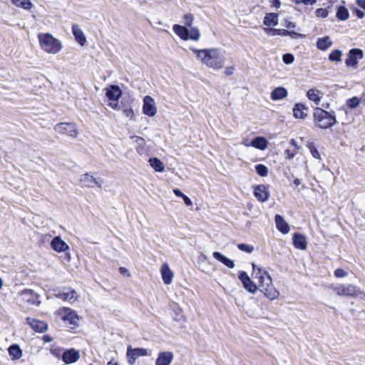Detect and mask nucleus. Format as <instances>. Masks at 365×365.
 Here are the masks:
<instances>
[{
    "label": "nucleus",
    "mask_w": 365,
    "mask_h": 365,
    "mask_svg": "<svg viewBox=\"0 0 365 365\" xmlns=\"http://www.w3.org/2000/svg\"><path fill=\"white\" fill-rule=\"evenodd\" d=\"M342 51L341 50H334L329 55V60L332 62H341Z\"/></svg>",
    "instance_id": "e433bc0d"
},
{
    "label": "nucleus",
    "mask_w": 365,
    "mask_h": 365,
    "mask_svg": "<svg viewBox=\"0 0 365 365\" xmlns=\"http://www.w3.org/2000/svg\"><path fill=\"white\" fill-rule=\"evenodd\" d=\"M332 44L333 42L329 36L319 38L317 41V47L321 51L327 50Z\"/></svg>",
    "instance_id": "7c9ffc66"
},
{
    "label": "nucleus",
    "mask_w": 365,
    "mask_h": 365,
    "mask_svg": "<svg viewBox=\"0 0 365 365\" xmlns=\"http://www.w3.org/2000/svg\"><path fill=\"white\" fill-rule=\"evenodd\" d=\"M363 51L359 48H351L345 60V64L348 67L356 69L358 67L359 60L363 58Z\"/></svg>",
    "instance_id": "9d476101"
},
{
    "label": "nucleus",
    "mask_w": 365,
    "mask_h": 365,
    "mask_svg": "<svg viewBox=\"0 0 365 365\" xmlns=\"http://www.w3.org/2000/svg\"><path fill=\"white\" fill-rule=\"evenodd\" d=\"M255 170L257 173L262 177H265L268 174V168L262 164L257 165L255 166Z\"/></svg>",
    "instance_id": "a19ab883"
},
{
    "label": "nucleus",
    "mask_w": 365,
    "mask_h": 365,
    "mask_svg": "<svg viewBox=\"0 0 365 365\" xmlns=\"http://www.w3.org/2000/svg\"><path fill=\"white\" fill-rule=\"evenodd\" d=\"M263 23L267 26H275L278 24V16L275 13L267 14L264 18Z\"/></svg>",
    "instance_id": "2f4dec72"
},
{
    "label": "nucleus",
    "mask_w": 365,
    "mask_h": 365,
    "mask_svg": "<svg viewBox=\"0 0 365 365\" xmlns=\"http://www.w3.org/2000/svg\"><path fill=\"white\" fill-rule=\"evenodd\" d=\"M354 13L359 19H363L365 16L364 12L358 9H355Z\"/></svg>",
    "instance_id": "5fc2aeb1"
},
{
    "label": "nucleus",
    "mask_w": 365,
    "mask_h": 365,
    "mask_svg": "<svg viewBox=\"0 0 365 365\" xmlns=\"http://www.w3.org/2000/svg\"><path fill=\"white\" fill-rule=\"evenodd\" d=\"M106 96L110 102L109 106L114 110L119 108L118 101L122 96V90L118 86L111 85L105 89Z\"/></svg>",
    "instance_id": "0eeeda50"
},
{
    "label": "nucleus",
    "mask_w": 365,
    "mask_h": 365,
    "mask_svg": "<svg viewBox=\"0 0 365 365\" xmlns=\"http://www.w3.org/2000/svg\"><path fill=\"white\" fill-rule=\"evenodd\" d=\"M54 130L60 134H65L71 138H76L78 131L76 125L71 123H61L54 126Z\"/></svg>",
    "instance_id": "6e6552de"
},
{
    "label": "nucleus",
    "mask_w": 365,
    "mask_h": 365,
    "mask_svg": "<svg viewBox=\"0 0 365 365\" xmlns=\"http://www.w3.org/2000/svg\"><path fill=\"white\" fill-rule=\"evenodd\" d=\"M56 314L60 317L70 328L73 329L78 326L79 321L78 316L76 312L71 309L61 307L56 312Z\"/></svg>",
    "instance_id": "423d86ee"
},
{
    "label": "nucleus",
    "mask_w": 365,
    "mask_h": 365,
    "mask_svg": "<svg viewBox=\"0 0 365 365\" xmlns=\"http://www.w3.org/2000/svg\"><path fill=\"white\" fill-rule=\"evenodd\" d=\"M252 275L258 284L257 289L268 299L271 300L277 299L279 296V292L274 287L272 279L268 272L263 267L257 266L255 263H252Z\"/></svg>",
    "instance_id": "f03ea898"
},
{
    "label": "nucleus",
    "mask_w": 365,
    "mask_h": 365,
    "mask_svg": "<svg viewBox=\"0 0 365 365\" xmlns=\"http://www.w3.org/2000/svg\"><path fill=\"white\" fill-rule=\"evenodd\" d=\"M173 192L178 197H182L185 195L179 189L177 188L173 190Z\"/></svg>",
    "instance_id": "bf43d9fd"
},
{
    "label": "nucleus",
    "mask_w": 365,
    "mask_h": 365,
    "mask_svg": "<svg viewBox=\"0 0 365 365\" xmlns=\"http://www.w3.org/2000/svg\"><path fill=\"white\" fill-rule=\"evenodd\" d=\"M38 39L41 48L47 53L56 54L63 48L61 41L51 34L41 33L38 35Z\"/></svg>",
    "instance_id": "7ed1b4c3"
},
{
    "label": "nucleus",
    "mask_w": 365,
    "mask_h": 365,
    "mask_svg": "<svg viewBox=\"0 0 365 365\" xmlns=\"http://www.w3.org/2000/svg\"><path fill=\"white\" fill-rule=\"evenodd\" d=\"M297 154V151H291L289 149H287L285 150V155H286V158L287 159H292Z\"/></svg>",
    "instance_id": "864d4df0"
},
{
    "label": "nucleus",
    "mask_w": 365,
    "mask_h": 365,
    "mask_svg": "<svg viewBox=\"0 0 365 365\" xmlns=\"http://www.w3.org/2000/svg\"><path fill=\"white\" fill-rule=\"evenodd\" d=\"M288 33L289 34H288L287 36H289L292 38H303V37H304V35L300 34H299L297 32H295V31H289Z\"/></svg>",
    "instance_id": "603ef678"
},
{
    "label": "nucleus",
    "mask_w": 365,
    "mask_h": 365,
    "mask_svg": "<svg viewBox=\"0 0 365 365\" xmlns=\"http://www.w3.org/2000/svg\"><path fill=\"white\" fill-rule=\"evenodd\" d=\"M182 198L187 206H191L192 205L191 200L185 195Z\"/></svg>",
    "instance_id": "6e6d98bb"
},
{
    "label": "nucleus",
    "mask_w": 365,
    "mask_h": 365,
    "mask_svg": "<svg viewBox=\"0 0 365 365\" xmlns=\"http://www.w3.org/2000/svg\"><path fill=\"white\" fill-rule=\"evenodd\" d=\"M237 247L240 250L245 252L247 253H251L254 250V247L252 245L244 243L237 245Z\"/></svg>",
    "instance_id": "37998d69"
},
{
    "label": "nucleus",
    "mask_w": 365,
    "mask_h": 365,
    "mask_svg": "<svg viewBox=\"0 0 365 365\" xmlns=\"http://www.w3.org/2000/svg\"><path fill=\"white\" fill-rule=\"evenodd\" d=\"M72 32L75 37L76 41L81 45L84 46L86 43V37L83 31L81 29L78 25H73L72 27Z\"/></svg>",
    "instance_id": "b1692460"
},
{
    "label": "nucleus",
    "mask_w": 365,
    "mask_h": 365,
    "mask_svg": "<svg viewBox=\"0 0 365 365\" xmlns=\"http://www.w3.org/2000/svg\"><path fill=\"white\" fill-rule=\"evenodd\" d=\"M80 356L79 351L75 349H70L63 352L62 360L67 364H73L80 359Z\"/></svg>",
    "instance_id": "dca6fc26"
},
{
    "label": "nucleus",
    "mask_w": 365,
    "mask_h": 365,
    "mask_svg": "<svg viewBox=\"0 0 365 365\" xmlns=\"http://www.w3.org/2000/svg\"><path fill=\"white\" fill-rule=\"evenodd\" d=\"M293 244L297 249L304 250L307 248V245L306 237L302 235L295 233L293 235Z\"/></svg>",
    "instance_id": "393cba45"
},
{
    "label": "nucleus",
    "mask_w": 365,
    "mask_h": 365,
    "mask_svg": "<svg viewBox=\"0 0 365 365\" xmlns=\"http://www.w3.org/2000/svg\"><path fill=\"white\" fill-rule=\"evenodd\" d=\"M309 100L314 101L315 105L319 106L322 98V93L317 89H309L307 93Z\"/></svg>",
    "instance_id": "c85d7f7f"
},
{
    "label": "nucleus",
    "mask_w": 365,
    "mask_h": 365,
    "mask_svg": "<svg viewBox=\"0 0 365 365\" xmlns=\"http://www.w3.org/2000/svg\"><path fill=\"white\" fill-rule=\"evenodd\" d=\"M9 354L12 359H19L22 356V351L19 346L16 344L11 345L9 348Z\"/></svg>",
    "instance_id": "f704fd0d"
},
{
    "label": "nucleus",
    "mask_w": 365,
    "mask_h": 365,
    "mask_svg": "<svg viewBox=\"0 0 365 365\" xmlns=\"http://www.w3.org/2000/svg\"><path fill=\"white\" fill-rule=\"evenodd\" d=\"M27 322L31 327L36 331L42 333L47 329V324L43 321L28 317Z\"/></svg>",
    "instance_id": "4be33fe9"
},
{
    "label": "nucleus",
    "mask_w": 365,
    "mask_h": 365,
    "mask_svg": "<svg viewBox=\"0 0 365 365\" xmlns=\"http://www.w3.org/2000/svg\"><path fill=\"white\" fill-rule=\"evenodd\" d=\"M332 290L338 295V296H346V297H359L362 294L364 295V293L361 292L360 289L354 284H339L334 286H332Z\"/></svg>",
    "instance_id": "39448f33"
},
{
    "label": "nucleus",
    "mask_w": 365,
    "mask_h": 365,
    "mask_svg": "<svg viewBox=\"0 0 365 365\" xmlns=\"http://www.w3.org/2000/svg\"><path fill=\"white\" fill-rule=\"evenodd\" d=\"M282 60H283V62L284 63H286V64H291V63H292L294 62V57L291 53H286V54L283 55Z\"/></svg>",
    "instance_id": "a18cd8bd"
},
{
    "label": "nucleus",
    "mask_w": 365,
    "mask_h": 365,
    "mask_svg": "<svg viewBox=\"0 0 365 365\" xmlns=\"http://www.w3.org/2000/svg\"><path fill=\"white\" fill-rule=\"evenodd\" d=\"M285 26L290 29L295 27V24L288 20H285Z\"/></svg>",
    "instance_id": "4d7b16f0"
},
{
    "label": "nucleus",
    "mask_w": 365,
    "mask_h": 365,
    "mask_svg": "<svg viewBox=\"0 0 365 365\" xmlns=\"http://www.w3.org/2000/svg\"><path fill=\"white\" fill-rule=\"evenodd\" d=\"M185 24L186 26H190L193 22V16L190 14L184 15Z\"/></svg>",
    "instance_id": "8fccbe9b"
},
{
    "label": "nucleus",
    "mask_w": 365,
    "mask_h": 365,
    "mask_svg": "<svg viewBox=\"0 0 365 365\" xmlns=\"http://www.w3.org/2000/svg\"><path fill=\"white\" fill-rule=\"evenodd\" d=\"M336 16L340 21H345L349 19V12L346 7L340 6L337 9Z\"/></svg>",
    "instance_id": "c9c22d12"
},
{
    "label": "nucleus",
    "mask_w": 365,
    "mask_h": 365,
    "mask_svg": "<svg viewBox=\"0 0 365 365\" xmlns=\"http://www.w3.org/2000/svg\"><path fill=\"white\" fill-rule=\"evenodd\" d=\"M313 118L315 126L323 130L331 128L336 123L334 115L320 108L314 109Z\"/></svg>",
    "instance_id": "20e7f679"
},
{
    "label": "nucleus",
    "mask_w": 365,
    "mask_h": 365,
    "mask_svg": "<svg viewBox=\"0 0 365 365\" xmlns=\"http://www.w3.org/2000/svg\"><path fill=\"white\" fill-rule=\"evenodd\" d=\"M11 2L16 7L29 11L34 7L30 0H11Z\"/></svg>",
    "instance_id": "473e14b6"
},
{
    "label": "nucleus",
    "mask_w": 365,
    "mask_h": 365,
    "mask_svg": "<svg viewBox=\"0 0 365 365\" xmlns=\"http://www.w3.org/2000/svg\"><path fill=\"white\" fill-rule=\"evenodd\" d=\"M200 37V33L197 28L191 27L189 30V38L193 41H198Z\"/></svg>",
    "instance_id": "58836bf2"
},
{
    "label": "nucleus",
    "mask_w": 365,
    "mask_h": 365,
    "mask_svg": "<svg viewBox=\"0 0 365 365\" xmlns=\"http://www.w3.org/2000/svg\"><path fill=\"white\" fill-rule=\"evenodd\" d=\"M264 31L268 34L272 35H279L282 36H285L288 35V30L286 29H264Z\"/></svg>",
    "instance_id": "4c0bfd02"
},
{
    "label": "nucleus",
    "mask_w": 365,
    "mask_h": 365,
    "mask_svg": "<svg viewBox=\"0 0 365 365\" xmlns=\"http://www.w3.org/2000/svg\"><path fill=\"white\" fill-rule=\"evenodd\" d=\"M356 4L365 10V0H356Z\"/></svg>",
    "instance_id": "13d9d810"
},
{
    "label": "nucleus",
    "mask_w": 365,
    "mask_h": 365,
    "mask_svg": "<svg viewBox=\"0 0 365 365\" xmlns=\"http://www.w3.org/2000/svg\"><path fill=\"white\" fill-rule=\"evenodd\" d=\"M359 100L356 97H354L347 101V105L351 108H355L356 107H357L359 106Z\"/></svg>",
    "instance_id": "49530a36"
},
{
    "label": "nucleus",
    "mask_w": 365,
    "mask_h": 365,
    "mask_svg": "<svg viewBox=\"0 0 365 365\" xmlns=\"http://www.w3.org/2000/svg\"><path fill=\"white\" fill-rule=\"evenodd\" d=\"M307 146L309 148L313 158H314L317 160H321L320 153L318 151V150L317 149V148L314 146L313 143H308Z\"/></svg>",
    "instance_id": "ea45409f"
},
{
    "label": "nucleus",
    "mask_w": 365,
    "mask_h": 365,
    "mask_svg": "<svg viewBox=\"0 0 365 365\" xmlns=\"http://www.w3.org/2000/svg\"><path fill=\"white\" fill-rule=\"evenodd\" d=\"M308 108L303 103H296L292 109L293 115L296 119H304L307 116Z\"/></svg>",
    "instance_id": "412c9836"
},
{
    "label": "nucleus",
    "mask_w": 365,
    "mask_h": 365,
    "mask_svg": "<svg viewBox=\"0 0 365 365\" xmlns=\"http://www.w3.org/2000/svg\"><path fill=\"white\" fill-rule=\"evenodd\" d=\"M292 2L299 4H303L304 5H313L316 4L317 0H291Z\"/></svg>",
    "instance_id": "09e8293b"
},
{
    "label": "nucleus",
    "mask_w": 365,
    "mask_h": 365,
    "mask_svg": "<svg viewBox=\"0 0 365 365\" xmlns=\"http://www.w3.org/2000/svg\"><path fill=\"white\" fill-rule=\"evenodd\" d=\"M51 246L58 252H65L69 249V246L59 236L53 237L51 242Z\"/></svg>",
    "instance_id": "aec40b11"
},
{
    "label": "nucleus",
    "mask_w": 365,
    "mask_h": 365,
    "mask_svg": "<svg viewBox=\"0 0 365 365\" xmlns=\"http://www.w3.org/2000/svg\"><path fill=\"white\" fill-rule=\"evenodd\" d=\"M174 358L171 351H162L158 354L155 365H170Z\"/></svg>",
    "instance_id": "a211bd4d"
},
{
    "label": "nucleus",
    "mask_w": 365,
    "mask_h": 365,
    "mask_svg": "<svg viewBox=\"0 0 365 365\" xmlns=\"http://www.w3.org/2000/svg\"><path fill=\"white\" fill-rule=\"evenodd\" d=\"M329 11L327 9H317L315 11L316 16L317 18H327L329 15Z\"/></svg>",
    "instance_id": "79ce46f5"
},
{
    "label": "nucleus",
    "mask_w": 365,
    "mask_h": 365,
    "mask_svg": "<svg viewBox=\"0 0 365 365\" xmlns=\"http://www.w3.org/2000/svg\"><path fill=\"white\" fill-rule=\"evenodd\" d=\"M132 138H136V142H137V143H140V142H143V141H144L143 138H140V137H138V136H133Z\"/></svg>",
    "instance_id": "0e129e2a"
},
{
    "label": "nucleus",
    "mask_w": 365,
    "mask_h": 365,
    "mask_svg": "<svg viewBox=\"0 0 365 365\" xmlns=\"http://www.w3.org/2000/svg\"><path fill=\"white\" fill-rule=\"evenodd\" d=\"M150 165L156 171V172H163L165 170V165L163 163L157 158H152L149 160Z\"/></svg>",
    "instance_id": "72a5a7b5"
},
{
    "label": "nucleus",
    "mask_w": 365,
    "mask_h": 365,
    "mask_svg": "<svg viewBox=\"0 0 365 365\" xmlns=\"http://www.w3.org/2000/svg\"><path fill=\"white\" fill-rule=\"evenodd\" d=\"M50 352L52 355L57 358L62 357V349L60 347L52 346L50 349Z\"/></svg>",
    "instance_id": "c03bdc74"
},
{
    "label": "nucleus",
    "mask_w": 365,
    "mask_h": 365,
    "mask_svg": "<svg viewBox=\"0 0 365 365\" xmlns=\"http://www.w3.org/2000/svg\"><path fill=\"white\" fill-rule=\"evenodd\" d=\"M160 273L163 282L165 284H170L174 277V273L170 269L168 263L165 262L163 264L160 269Z\"/></svg>",
    "instance_id": "6ab92c4d"
},
{
    "label": "nucleus",
    "mask_w": 365,
    "mask_h": 365,
    "mask_svg": "<svg viewBox=\"0 0 365 365\" xmlns=\"http://www.w3.org/2000/svg\"><path fill=\"white\" fill-rule=\"evenodd\" d=\"M213 257L217 261L222 262L228 268H233L235 267V262L232 259L227 258L225 255H222L219 252H214L212 254Z\"/></svg>",
    "instance_id": "cd10ccee"
},
{
    "label": "nucleus",
    "mask_w": 365,
    "mask_h": 365,
    "mask_svg": "<svg viewBox=\"0 0 365 365\" xmlns=\"http://www.w3.org/2000/svg\"><path fill=\"white\" fill-rule=\"evenodd\" d=\"M173 31L182 40L189 38V30L182 26L175 24L173 27Z\"/></svg>",
    "instance_id": "c756f323"
},
{
    "label": "nucleus",
    "mask_w": 365,
    "mask_h": 365,
    "mask_svg": "<svg viewBox=\"0 0 365 365\" xmlns=\"http://www.w3.org/2000/svg\"><path fill=\"white\" fill-rule=\"evenodd\" d=\"M348 273L343 269L338 268L334 271V276L337 278H344L346 277Z\"/></svg>",
    "instance_id": "de8ad7c7"
},
{
    "label": "nucleus",
    "mask_w": 365,
    "mask_h": 365,
    "mask_svg": "<svg viewBox=\"0 0 365 365\" xmlns=\"http://www.w3.org/2000/svg\"><path fill=\"white\" fill-rule=\"evenodd\" d=\"M250 146L260 150H264L268 146V141L264 137H256L250 143Z\"/></svg>",
    "instance_id": "a878e982"
},
{
    "label": "nucleus",
    "mask_w": 365,
    "mask_h": 365,
    "mask_svg": "<svg viewBox=\"0 0 365 365\" xmlns=\"http://www.w3.org/2000/svg\"><path fill=\"white\" fill-rule=\"evenodd\" d=\"M300 183H301L300 180H299V179H297H297H295V180H294V184L296 186L299 185H300Z\"/></svg>",
    "instance_id": "69168bd1"
},
{
    "label": "nucleus",
    "mask_w": 365,
    "mask_h": 365,
    "mask_svg": "<svg viewBox=\"0 0 365 365\" xmlns=\"http://www.w3.org/2000/svg\"><path fill=\"white\" fill-rule=\"evenodd\" d=\"M288 92L284 87H277L271 93L270 97L273 101H279L287 97Z\"/></svg>",
    "instance_id": "bb28decb"
},
{
    "label": "nucleus",
    "mask_w": 365,
    "mask_h": 365,
    "mask_svg": "<svg viewBox=\"0 0 365 365\" xmlns=\"http://www.w3.org/2000/svg\"><path fill=\"white\" fill-rule=\"evenodd\" d=\"M80 182L83 186L88 188H101L103 184V180L102 178H96L93 175L88 173L81 176Z\"/></svg>",
    "instance_id": "1a4fd4ad"
},
{
    "label": "nucleus",
    "mask_w": 365,
    "mask_h": 365,
    "mask_svg": "<svg viewBox=\"0 0 365 365\" xmlns=\"http://www.w3.org/2000/svg\"><path fill=\"white\" fill-rule=\"evenodd\" d=\"M239 279L242 282L243 287L249 292L254 294L257 290V286L251 280L246 272H241L239 274Z\"/></svg>",
    "instance_id": "2eb2a0df"
},
{
    "label": "nucleus",
    "mask_w": 365,
    "mask_h": 365,
    "mask_svg": "<svg viewBox=\"0 0 365 365\" xmlns=\"http://www.w3.org/2000/svg\"><path fill=\"white\" fill-rule=\"evenodd\" d=\"M197 60L206 67L213 69H222L225 64V51L219 48L197 49L190 48Z\"/></svg>",
    "instance_id": "f257e3e1"
},
{
    "label": "nucleus",
    "mask_w": 365,
    "mask_h": 365,
    "mask_svg": "<svg viewBox=\"0 0 365 365\" xmlns=\"http://www.w3.org/2000/svg\"><path fill=\"white\" fill-rule=\"evenodd\" d=\"M157 107L155 100L150 96H146L143 98V113L149 117H153L157 113Z\"/></svg>",
    "instance_id": "f8f14e48"
},
{
    "label": "nucleus",
    "mask_w": 365,
    "mask_h": 365,
    "mask_svg": "<svg viewBox=\"0 0 365 365\" xmlns=\"http://www.w3.org/2000/svg\"><path fill=\"white\" fill-rule=\"evenodd\" d=\"M232 73H233V68H227V69L225 71V73L227 76L232 75Z\"/></svg>",
    "instance_id": "680f3d73"
},
{
    "label": "nucleus",
    "mask_w": 365,
    "mask_h": 365,
    "mask_svg": "<svg viewBox=\"0 0 365 365\" xmlns=\"http://www.w3.org/2000/svg\"><path fill=\"white\" fill-rule=\"evenodd\" d=\"M274 221L277 230L282 234H287L289 232V226L280 215H276Z\"/></svg>",
    "instance_id": "5701e85b"
},
{
    "label": "nucleus",
    "mask_w": 365,
    "mask_h": 365,
    "mask_svg": "<svg viewBox=\"0 0 365 365\" xmlns=\"http://www.w3.org/2000/svg\"><path fill=\"white\" fill-rule=\"evenodd\" d=\"M290 143H291L292 145H294V146L296 148V149H297V150H299V146H298V145H297V143H296L295 140L292 139V140H290Z\"/></svg>",
    "instance_id": "e2e57ef3"
},
{
    "label": "nucleus",
    "mask_w": 365,
    "mask_h": 365,
    "mask_svg": "<svg viewBox=\"0 0 365 365\" xmlns=\"http://www.w3.org/2000/svg\"><path fill=\"white\" fill-rule=\"evenodd\" d=\"M120 272L123 274H128L129 276L128 270L125 267H120Z\"/></svg>",
    "instance_id": "052dcab7"
},
{
    "label": "nucleus",
    "mask_w": 365,
    "mask_h": 365,
    "mask_svg": "<svg viewBox=\"0 0 365 365\" xmlns=\"http://www.w3.org/2000/svg\"><path fill=\"white\" fill-rule=\"evenodd\" d=\"M255 197L260 202H265L269 196V187L265 185H259L255 187L254 190Z\"/></svg>",
    "instance_id": "f3484780"
},
{
    "label": "nucleus",
    "mask_w": 365,
    "mask_h": 365,
    "mask_svg": "<svg viewBox=\"0 0 365 365\" xmlns=\"http://www.w3.org/2000/svg\"><path fill=\"white\" fill-rule=\"evenodd\" d=\"M22 299L31 304L39 306L41 304L40 295L33 289H25L20 292Z\"/></svg>",
    "instance_id": "9b49d317"
},
{
    "label": "nucleus",
    "mask_w": 365,
    "mask_h": 365,
    "mask_svg": "<svg viewBox=\"0 0 365 365\" xmlns=\"http://www.w3.org/2000/svg\"><path fill=\"white\" fill-rule=\"evenodd\" d=\"M148 354V350L143 348L132 349L131 346H129L127 350V356L130 364H134L137 358Z\"/></svg>",
    "instance_id": "4468645a"
},
{
    "label": "nucleus",
    "mask_w": 365,
    "mask_h": 365,
    "mask_svg": "<svg viewBox=\"0 0 365 365\" xmlns=\"http://www.w3.org/2000/svg\"><path fill=\"white\" fill-rule=\"evenodd\" d=\"M56 298L61 299L65 302H73L78 299V294L74 289L71 288H63L55 294Z\"/></svg>",
    "instance_id": "ddd939ff"
},
{
    "label": "nucleus",
    "mask_w": 365,
    "mask_h": 365,
    "mask_svg": "<svg viewBox=\"0 0 365 365\" xmlns=\"http://www.w3.org/2000/svg\"><path fill=\"white\" fill-rule=\"evenodd\" d=\"M123 113L125 116H127L128 118H130V119H133L135 116L134 112L132 110V108L125 109L123 110Z\"/></svg>",
    "instance_id": "3c124183"
},
{
    "label": "nucleus",
    "mask_w": 365,
    "mask_h": 365,
    "mask_svg": "<svg viewBox=\"0 0 365 365\" xmlns=\"http://www.w3.org/2000/svg\"><path fill=\"white\" fill-rule=\"evenodd\" d=\"M44 340L46 341H50L51 340V339L48 336H44Z\"/></svg>",
    "instance_id": "774afa93"
},
{
    "label": "nucleus",
    "mask_w": 365,
    "mask_h": 365,
    "mask_svg": "<svg viewBox=\"0 0 365 365\" xmlns=\"http://www.w3.org/2000/svg\"><path fill=\"white\" fill-rule=\"evenodd\" d=\"M107 365H118V364L116 361L113 362V361H110Z\"/></svg>",
    "instance_id": "338daca9"
}]
</instances>
